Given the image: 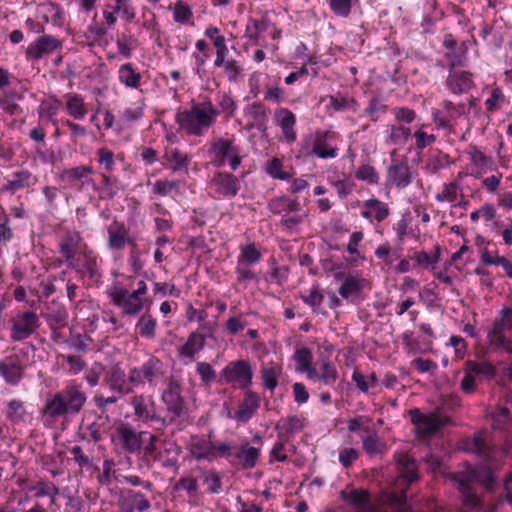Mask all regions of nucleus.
<instances>
[{"instance_id":"1","label":"nucleus","mask_w":512,"mask_h":512,"mask_svg":"<svg viewBox=\"0 0 512 512\" xmlns=\"http://www.w3.org/2000/svg\"><path fill=\"white\" fill-rule=\"evenodd\" d=\"M396 465L398 476L395 491L381 505L374 504L368 491L362 488L342 490L341 498L351 506L353 512H413L407 502L406 488L419 479L416 461L407 454H399Z\"/></svg>"},{"instance_id":"2","label":"nucleus","mask_w":512,"mask_h":512,"mask_svg":"<svg viewBox=\"0 0 512 512\" xmlns=\"http://www.w3.org/2000/svg\"><path fill=\"white\" fill-rule=\"evenodd\" d=\"M86 401L87 395L82 386L70 383L46 401L43 413L52 420L75 416Z\"/></svg>"},{"instance_id":"3","label":"nucleus","mask_w":512,"mask_h":512,"mask_svg":"<svg viewBox=\"0 0 512 512\" xmlns=\"http://www.w3.org/2000/svg\"><path fill=\"white\" fill-rule=\"evenodd\" d=\"M219 111L210 100L193 104L189 110L176 114V123L188 135L202 136L215 122Z\"/></svg>"},{"instance_id":"4","label":"nucleus","mask_w":512,"mask_h":512,"mask_svg":"<svg viewBox=\"0 0 512 512\" xmlns=\"http://www.w3.org/2000/svg\"><path fill=\"white\" fill-rule=\"evenodd\" d=\"M130 405L133 408L135 421L146 425L154 424L156 430H163L173 423V418H164L156 413L154 401L150 396L134 395L130 399Z\"/></svg>"},{"instance_id":"5","label":"nucleus","mask_w":512,"mask_h":512,"mask_svg":"<svg viewBox=\"0 0 512 512\" xmlns=\"http://www.w3.org/2000/svg\"><path fill=\"white\" fill-rule=\"evenodd\" d=\"M164 375L163 362L151 356L141 366L130 369V383L134 386L147 383L150 387H156Z\"/></svg>"},{"instance_id":"6","label":"nucleus","mask_w":512,"mask_h":512,"mask_svg":"<svg viewBox=\"0 0 512 512\" xmlns=\"http://www.w3.org/2000/svg\"><path fill=\"white\" fill-rule=\"evenodd\" d=\"M220 375L227 384L237 385L242 390L248 389L253 383V368L244 359L229 362Z\"/></svg>"},{"instance_id":"7","label":"nucleus","mask_w":512,"mask_h":512,"mask_svg":"<svg viewBox=\"0 0 512 512\" xmlns=\"http://www.w3.org/2000/svg\"><path fill=\"white\" fill-rule=\"evenodd\" d=\"M39 326V317L35 312H20L11 319L10 338L15 342L23 341L34 334Z\"/></svg>"},{"instance_id":"8","label":"nucleus","mask_w":512,"mask_h":512,"mask_svg":"<svg viewBox=\"0 0 512 512\" xmlns=\"http://www.w3.org/2000/svg\"><path fill=\"white\" fill-rule=\"evenodd\" d=\"M411 422L415 425L418 435L430 437L447 424L448 419L438 413L424 414L419 409L410 410Z\"/></svg>"},{"instance_id":"9","label":"nucleus","mask_w":512,"mask_h":512,"mask_svg":"<svg viewBox=\"0 0 512 512\" xmlns=\"http://www.w3.org/2000/svg\"><path fill=\"white\" fill-rule=\"evenodd\" d=\"M63 41L50 34H43L31 42L25 51L27 60L37 61L45 56L61 51Z\"/></svg>"},{"instance_id":"10","label":"nucleus","mask_w":512,"mask_h":512,"mask_svg":"<svg viewBox=\"0 0 512 512\" xmlns=\"http://www.w3.org/2000/svg\"><path fill=\"white\" fill-rule=\"evenodd\" d=\"M162 401L171 414L169 418H173V423L176 419H184L187 416V408L181 396V386L177 381L169 380L167 388L163 391Z\"/></svg>"},{"instance_id":"11","label":"nucleus","mask_w":512,"mask_h":512,"mask_svg":"<svg viewBox=\"0 0 512 512\" xmlns=\"http://www.w3.org/2000/svg\"><path fill=\"white\" fill-rule=\"evenodd\" d=\"M108 295L113 304L121 308L122 313L125 315H137L143 309L144 304L142 298L121 286L114 285L111 287L108 291Z\"/></svg>"},{"instance_id":"12","label":"nucleus","mask_w":512,"mask_h":512,"mask_svg":"<svg viewBox=\"0 0 512 512\" xmlns=\"http://www.w3.org/2000/svg\"><path fill=\"white\" fill-rule=\"evenodd\" d=\"M396 151L390 153L391 164L387 170V181L398 188H405L412 183V175L408 159L403 156L401 160L395 158Z\"/></svg>"},{"instance_id":"13","label":"nucleus","mask_w":512,"mask_h":512,"mask_svg":"<svg viewBox=\"0 0 512 512\" xmlns=\"http://www.w3.org/2000/svg\"><path fill=\"white\" fill-rule=\"evenodd\" d=\"M104 383L119 397L133 393L135 387L130 383V372L126 374L118 363L107 371Z\"/></svg>"},{"instance_id":"14","label":"nucleus","mask_w":512,"mask_h":512,"mask_svg":"<svg viewBox=\"0 0 512 512\" xmlns=\"http://www.w3.org/2000/svg\"><path fill=\"white\" fill-rule=\"evenodd\" d=\"M25 364L17 354H11L0 361V376L9 385L16 386L24 377Z\"/></svg>"},{"instance_id":"15","label":"nucleus","mask_w":512,"mask_h":512,"mask_svg":"<svg viewBox=\"0 0 512 512\" xmlns=\"http://www.w3.org/2000/svg\"><path fill=\"white\" fill-rule=\"evenodd\" d=\"M151 505L148 499L132 489H124L118 499V508L120 512H144L150 509Z\"/></svg>"},{"instance_id":"16","label":"nucleus","mask_w":512,"mask_h":512,"mask_svg":"<svg viewBox=\"0 0 512 512\" xmlns=\"http://www.w3.org/2000/svg\"><path fill=\"white\" fill-rule=\"evenodd\" d=\"M123 449L130 453H140L142 443L146 440V431L137 432L130 424H122L118 429Z\"/></svg>"},{"instance_id":"17","label":"nucleus","mask_w":512,"mask_h":512,"mask_svg":"<svg viewBox=\"0 0 512 512\" xmlns=\"http://www.w3.org/2000/svg\"><path fill=\"white\" fill-rule=\"evenodd\" d=\"M42 316L54 335H56V330H60L68 325L67 309L56 301H52L46 306Z\"/></svg>"},{"instance_id":"18","label":"nucleus","mask_w":512,"mask_h":512,"mask_svg":"<svg viewBox=\"0 0 512 512\" xmlns=\"http://www.w3.org/2000/svg\"><path fill=\"white\" fill-rule=\"evenodd\" d=\"M36 182V178L27 169L13 172L7 177V182L0 188V193L13 195L19 190L29 188Z\"/></svg>"},{"instance_id":"19","label":"nucleus","mask_w":512,"mask_h":512,"mask_svg":"<svg viewBox=\"0 0 512 512\" xmlns=\"http://www.w3.org/2000/svg\"><path fill=\"white\" fill-rule=\"evenodd\" d=\"M260 401V397L256 392L246 390L244 399L234 414V419L240 423H247L259 409Z\"/></svg>"},{"instance_id":"20","label":"nucleus","mask_w":512,"mask_h":512,"mask_svg":"<svg viewBox=\"0 0 512 512\" xmlns=\"http://www.w3.org/2000/svg\"><path fill=\"white\" fill-rule=\"evenodd\" d=\"M274 117L281 128L284 141L288 144L294 143L296 141L295 115L287 108H278Z\"/></svg>"},{"instance_id":"21","label":"nucleus","mask_w":512,"mask_h":512,"mask_svg":"<svg viewBox=\"0 0 512 512\" xmlns=\"http://www.w3.org/2000/svg\"><path fill=\"white\" fill-rule=\"evenodd\" d=\"M163 160L164 165L174 173H188V166L191 162V157L178 148H166Z\"/></svg>"},{"instance_id":"22","label":"nucleus","mask_w":512,"mask_h":512,"mask_svg":"<svg viewBox=\"0 0 512 512\" xmlns=\"http://www.w3.org/2000/svg\"><path fill=\"white\" fill-rule=\"evenodd\" d=\"M246 115L251 119L247 129H257L262 136H266L268 130V116L265 107L261 103H252L246 108Z\"/></svg>"},{"instance_id":"23","label":"nucleus","mask_w":512,"mask_h":512,"mask_svg":"<svg viewBox=\"0 0 512 512\" xmlns=\"http://www.w3.org/2000/svg\"><path fill=\"white\" fill-rule=\"evenodd\" d=\"M212 443L211 434H209L208 437L193 436L189 444V451L191 455L198 461L205 460L212 462L214 461Z\"/></svg>"},{"instance_id":"24","label":"nucleus","mask_w":512,"mask_h":512,"mask_svg":"<svg viewBox=\"0 0 512 512\" xmlns=\"http://www.w3.org/2000/svg\"><path fill=\"white\" fill-rule=\"evenodd\" d=\"M501 314V319L494 322L492 330L488 333V337L492 343L503 345L506 341L503 332L512 329V307L503 308Z\"/></svg>"},{"instance_id":"25","label":"nucleus","mask_w":512,"mask_h":512,"mask_svg":"<svg viewBox=\"0 0 512 512\" xmlns=\"http://www.w3.org/2000/svg\"><path fill=\"white\" fill-rule=\"evenodd\" d=\"M463 449L473 453L483 461L490 460L492 448L484 438L483 433H476L472 438H468L463 443Z\"/></svg>"},{"instance_id":"26","label":"nucleus","mask_w":512,"mask_h":512,"mask_svg":"<svg viewBox=\"0 0 512 512\" xmlns=\"http://www.w3.org/2000/svg\"><path fill=\"white\" fill-rule=\"evenodd\" d=\"M213 181L216 192L224 197H235L239 191L240 181L231 173L220 172Z\"/></svg>"},{"instance_id":"27","label":"nucleus","mask_w":512,"mask_h":512,"mask_svg":"<svg viewBox=\"0 0 512 512\" xmlns=\"http://www.w3.org/2000/svg\"><path fill=\"white\" fill-rule=\"evenodd\" d=\"M5 415L7 420L11 423L25 424L31 420V414L27 411L26 406L23 401L19 399H12L7 402Z\"/></svg>"},{"instance_id":"28","label":"nucleus","mask_w":512,"mask_h":512,"mask_svg":"<svg viewBox=\"0 0 512 512\" xmlns=\"http://www.w3.org/2000/svg\"><path fill=\"white\" fill-rule=\"evenodd\" d=\"M446 83L454 94L466 93L473 85L471 74L466 71H449Z\"/></svg>"},{"instance_id":"29","label":"nucleus","mask_w":512,"mask_h":512,"mask_svg":"<svg viewBox=\"0 0 512 512\" xmlns=\"http://www.w3.org/2000/svg\"><path fill=\"white\" fill-rule=\"evenodd\" d=\"M239 147L234 145L229 139L218 138L211 143V152L217 158V166H223L229 157L237 153Z\"/></svg>"},{"instance_id":"30","label":"nucleus","mask_w":512,"mask_h":512,"mask_svg":"<svg viewBox=\"0 0 512 512\" xmlns=\"http://www.w3.org/2000/svg\"><path fill=\"white\" fill-rule=\"evenodd\" d=\"M59 252L65 259L68 268H75L74 257L78 249V239L75 235L67 233L59 242Z\"/></svg>"},{"instance_id":"31","label":"nucleus","mask_w":512,"mask_h":512,"mask_svg":"<svg viewBox=\"0 0 512 512\" xmlns=\"http://www.w3.org/2000/svg\"><path fill=\"white\" fill-rule=\"evenodd\" d=\"M260 373L263 387L272 392L278 386L282 368L278 364L270 362L262 365Z\"/></svg>"},{"instance_id":"32","label":"nucleus","mask_w":512,"mask_h":512,"mask_svg":"<svg viewBox=\"0 0 512 512\" xmlns=\"http://www.w3.org/2000/svg\"><path fill=\"white\" fill-rule=\"evenodd\" d=\"M260 456V450L256 447L249 446L247 443L242 444L235 453L243 469H252L256 466Z\"/></svg>"},{"instance_id":"33","label":"nucleus","mask_w":512,"mask_h":512,"mask_svg":"<svg viewBox=\"0 0 512 512\" xmlns=\"http://www.w3.org/2000/svg\"><path fill=\"white\" fill-rule=\"evenodd\" d=\"M205 345V336L197 332L189 335L186 343L178 350L179 355L188 358L190 361L194 359L197 352L202 350Z\"/></svg>"},{"instance_id":"34","label":"nucleus","mask_w":512,"mask_h":512,"mask_svg":"<svg viewBox=\"0 0 512 512\" xmlns=\"http://www.w3.org/2000/svg\"><path fill=\"white\" fill-rule=\"evenodd\" d=\"M299 203L296 199H289L285 196L276 197L269 201L268 208L273 214H287L288 212L299 211Z\"/></svg>"},{"instance_id":"35","label":"nucleus","mask_w":512,"mask_h":512,"mask_svg":"<svg viewBox=\"0 0 512 512\" xmlns=\"http://www.w3.org/2000/svg\"><path fill=\"white\" fill-rule=\"evenodd\" d=\"M118 79L126 87L137 89L140 86L141 74L135 71L131 63H125L119 67Z\"/></svg>"},{"instance_id":"36","label":"nucleus","mask_w":512,"mask_h":512,"mask_svg":"<svg viewBox=\"0 0 512 512\" xmlns=\"http://www.w3.org/2000/svg\"><path fill=\"white\" fill-rule=\"evenodd\" d=\"M126 229L123 224H115L108 228V246L112 250H120L130 239L126 236Z\"/></svg>"},{"instance_id":"37","label":"nucleus","mask_w":512,"mask_h":512,"mask_svg":"<svg viewBox=\"0 0 512 512\" xmlns=\"http://www.w3.org/2000/svg\"><path fill=\"white\" fill-rule=\"evenodd\" d=\"M39 12L47 23L51 22L53 25H60L63 20V11L56 3L47 2L39 5Z\"/></svg>"},{"instance_id":"38","label":"nucleus","mask_w":512,"mask_h":512,"mask_svg":"<svg viewBox=\"0 0 512 512\" xmlns=\"http://www.w3.org/2000/svg\"><path fill=\"white\" fill-rule=\"evenodd\" d=\"M66 108L70 116L74 119H83L87 113L83 97L79 94H68Z\"/></svg>"},{"instance_id":"39","label":"nucleus","mask_w":512,"mask_h":512,"mask_svg":"<svg viewBox=\"0 0 512 512\" xmlns=\"http://www.w3.org/2000/svg\"><path fill=\"white\" fill-rule=\"evenodd\" d=\"M363 284V279H358L355 276L349 275L345 278L338 292L344 299H349L352 296L360 294L363 289Z\"/></svg>"},{"instance_id":"40","label":"nucleus","mask_w":512,"mask_h":512,"mask_svg":"<svg viewBox=\"0 0 512 512\" xmlns=\"http://www.w3.org/2000/svg\"><path fill=\"white\" fill-rule=\"evenodd\" d=\"M22 96L16 92H5L0 97V107L9 115H20L22 108L17 104V100Z\"/></svg>"},{"instance_id":"41","label":"nucleus","mask_w":512,"mask_h":512,"mask_svg":"<svg viewBox=\"0 0 512 512\" xmlns=\"http://www.w3.org/2000/svg\"><path fill=\"white\" fill-rule=\"evenodd\" d=\"M470 372H474L476 377L482 379H492L496 376V368L487 361L476 362L469 360L466 362Z\"/></svg>"},{"instance_id":"42","label":"nucleus","mask_w":512,"mask_h":512,"mask_svg":"<svg viewBox=\"0 0 512 512\" xmlns=\"http://www.w3.org/2000/svg\"><path fill=\"white\" fill-rule=\"evenodd\" d=\"M356 101L353 98H348L342 94L329 96V106L334 111L356 110Z\"/></svg>"},{"instance_id":"43","label":"nucleus","mask_w":512,"mask_h":512,"mask_svg":"<svg viewBox=\"0 0 512 512\" xmlns=\"http://www.w3.org/2000/svg\"><path fill=\"white\" fill-rule=\"evenodd\" d=\"M118 193L117 179L102 174V182L100 187L101 199H113Z\"/></svg>"},{"instance_id":"44","label":"nucleus","mask_w":512,"mask_h":512,"mask_svg":"<svg viewBox=\"0 0 512 512\" xmlns=\"http://www.w3.org/2000/svg\"><path fill=\"white\" fill-rule=\"evenodd\" d=\"M276 428L280 429L286 434L292 435L296 432H299L303 428V424L298 416L292 415L285 419H281L278 422Z\"/></svg>"},{"instance_id":"45","label":"nucleus","mask_w":512,"mask_h":512,"mask_svg":"<svg viewBox=\"0 0 512 512\" xmlns=\"http://www.w3.org/2000/svg\"><path fill=\"white\" fill-rule=\"evenodd\" d=\"M156 320L151 315H142L136 325L142 337L153 338L155 335Z\"/></svg>"},{"instance_id":"46","label":"nucleus","mask_w":512,"mask_h":512,"mask_svg":"<svg viewBox=\"0 0 512 512\" xmlns=\"http://www.w3.org/2000/svg\"><path fill=\"white\" fill-rule=\"evenodd\" d=\"M337 370L334 364L330 362H324L322 369L319 372L318 381L327 386H333L337 380Z\"/></svg>"},{"instance_id":"47","label":"nucleus","mask_w":512,"mask_h":512,"mask_svg":"<svg viewBox=\"0 0 512 512\" xmlns=\"http://www.w3.org/2000/svg\"><path fill=\"white\" fill-rule=\"evenodd\" d=\"M34 489L36 490V497L48 496L50 498V504L55 503L56 496L59 495V488L53 483L38 482Z\"/></svg>"},{"instance_id":"48","label":"nucleus","mask_w":512,"mask_h":512,"mask_svg":"<svg viewBox=\"0 0 512 512\" xmlns=\"http://www.w3.org/2000/svg\"><path fill=\"white\" fill-rule=\"evenodd\" d=\"M363 449L370 456L382 453L384 444L376 434H371L362 438Z\"/></svg>"},{"instance_id":"49","label":"nucleus","mask_w":512,"mask_h":512,"mask_svg":"<svg viewBox=\"0 0 512 512\" xmlns=\"http://www.w3.org/2000/svg\"><path fill=\"white\" fill-rule=\"evenodd\" d=\"M176 490H184L189 496L194 497L199 495V485L196 478L187 476L181 477L175 484Z\"/></svg>"},{"instance_id":"50","label":"nucleus","mask_w":512,"mask_h":512,"mask_svg":"<svg viewBox=\"0 0 512 512\" xmlns=\"http://www.w3.org/2000/svg\"><path fill=\"white\" fill-rule=\"evenodd\" d=\"M365 207L372 210L374 217L378 222L383 221L389 215L387 206L376 198L367 200L365 202Z\"/></svg>"},{"instance_id":"51","label":"nucleus","mask_w":512,"mask_h":512,"mask_svg":"<svg viewBox=\"0 0 512 512\" xmlns=\"http://www.w3.org/2000/svg\"><path fill=\"white\" fill-rule=\"evenodd\" d=\"M203 482L207 485V491L211 494H218L221 491V478L215 471H205L203 473Z\"/></svg>"},{"instance_id":"52","label":"nucleus","mask_w":512,"mask_h":512,"mask_svg":"<svg viewBox=\"0 0 512 512\" xmlns=\"http://www.w3.org/2000/svg\"><path fill=\"white\" fill-rule=\"evenodd\" d=\"M309 155H316L318 158L327 159L335 158L337 156L336 148H327L322 138H317L313 149L308 153Z\"/></svg>"},{"instance_id":"53","label":"nucleus","mask_w":512,"mask_h":512,"mask_svg":"<svg viewBox=\"0 0 512 512\" xmlns=\"http://www.w3.org/2000/svg\"><path fill=\"white\" fill-rule=\"evenodd\" d=\"M423 460L431 472L440 474H445L447 472L448 468L442 457L433 453H429L424 457Z\"/></svg>"},{"instance_id":"54","label":"nucleus","mask_w":512,"mask_h":512,"mask_svg":"<svg viewBox=\"0 0 512 512\" xmlns=\"http://www.w3.org/2000/svg\"><path fill=\"white\" fill-rule=\"evenodd\" d=\"M305 217L306 212L303 211L299 206V211L288 212L287 214H283L281 218V224L287 229H293L297 225L301 224Z\"/></svg>"},{"instance_id":"55","label":"nucleus","mask_w":512,"mask_h":512,"mask_svg":"<svg viewBox=\"0 0 512 512\" xmlns=\"http://www.w3.org/2000/svg\"><path fill=\"white\" fill-rule=\"evenodd\" d=\"M411 136V130L404 126H392L390 142L395 145H404Z\"/></svg>"},{"instance_id":"56","label":"nucleus","mask_w":512,"mask_h":512,"mask_svg":"<svg viewBox=\"0 0 512 512\" xmlns=\"http://www.w3.org/2000/svg\"><path fill=\"white\" fill-rule=\"evenodd\" d=\"M192 17V11L187 4L183 2H178L175 4L173 9V18L174 21L180 24L187 23Z\"/></svg>"},{"instance_id":"57","label":"nucleus","mask_w":512,"mask_h":512,"mask_svg":"<svg viewBox=\"0 0 512 512\" xmlns=\"http://www.w3.org/2000/svg\"><path fill=\"white\" fill-rule=\"evenodd\" d=\"M261 259V253L256 249L254 244L246 245L242 251L238 261L244 264H255Z\"/></svg>"},{"instance_id":"58","label":"nucleus","mask_w":512,"mask_h":512,"mask_svg":"<svg viewBox=\"0 0 512 512\" xmlns=\"http://www.w3.org/2000/svg\"><path fill=\"white\" fill-rule=\"evenodd\" d=\"M112 10L115 13H120L129 22L135 17L134 9L129 0H115Z\"/></svg>"},{"instance_id":"59","label":"nucleus","mask_w":512,"mask_h":512,"mask_svg":"<svg viewBox=\"0 0 512 512\" xmlns=\"http://www.w3.org/2000/svg\"><path fill=\"white\" fill-rule=\"evenodd\" d=\"M301 299L312 308L313 312H317V309L323 302L324 296L317 288H313L307 295H301Z\"/></svg>"},{"instance_id":"60","label":"nucleus","mask_w":512,"mask_h":512,"mask_svg":"<svg viewBox=\"0 0 512 512\" xmlns=\"http://www.w3.org/2000/svg\"><path fill=\"white\" fill-rule=\"evenodd\" d=\"M329 6L335 15L347 17L352 8V0H329Z\"/></svg>"},{"instance_id":"61","label":"nucleus","mask_w":512,"mask_h":512,"mask_svg":"<svg viewBox=\"0 0 512 512\" xmlns=\"http://www.w3.org/2000/svg\"><path fill=\"white\" fill-rule=\"evenodd\" d=\"M356 177L360 180L367 181L369 184H377L379 181L375 168L370 165H362L359 167Z\"/></svg>"},{"instance_id":"62","label":"nucleus","mask_w":512,"mask_h":512,"mask_svg":"<svg viewBox=\"0 0 512 512\" xmlns=\"http://www.w3.org/2000/svg\"><path fill=\"white\" fill-rule=\"evenodd\" d=\"M294 359L298 365V370L302 371L311 365L312 353L309 348L303 347L296 350Z\"/></svg>"},{"instance_id":"63","label":"nucleus","mask_w":512,"mask_h":512,"mask_svg":"<svg viewBox=\"0 0 512 512\" xmlns=\"http://www.w3.org/2000/svg\"><path fill=\"white\" fill-rule=\"evenodd\" d=\"M196 371L201 380L206 384L213 382L216 378L214 369L206 362H198L196 365Z\"/></svg>"},{"instance_id":"64","label":"nucleus","mask_w":512,"mask_h":512,"mask_svg":"<svg viewBox=\"0 0 512 512\" xmlns=\"http://www.w3.org/2000/svg\"><path fill=\"white\" fill-rule=\"evenodd\" d=\"M97 154L98 162L104 166L107 172H111L115 165L113 152L107 148H100L98 149Z\"/></svg>"}]
</instances>
